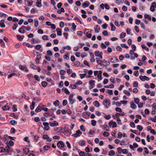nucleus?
<instances>
[{
    "label": "nucleus",
    "instance_id": "nucleus-1",
    "mask_svg": "<svg viewBox=\"0 0 156 156\" xmlns=\"http://www.w3.org/2000/svg\"><path fill=\"white\" fill-rule=\"evenodd\" d=\"M74 94H71L69 97V103L71 105L73 104L76 101L75 99H73Z\"/></svg>",
    "mask_w": 156,
    "mask_h": 156
},
{
    "label": "nucleus",
    "instance_id": "nucleus-2",
    "mask_svg": "<svg viewBox=\"0 0 156 156\" xmlns=\"http://www.w3.org/2000/svg\"><path fill=\"white\" fill-rule=\"evenodd\" d=\"M19 67L20 70L26 72H28L29 71L28 69L26 66H23L21 64H20L19 66Z\"/></svg>",
    "mask_w": 156,
    "mask_h": 156
},
{
    "label": "nucleus",
    "instance_id": "nucleus-3",
    "mask_svg": "<svg viewBox=\"0 0 156 156\" xmlns=\"http://www.w3.org/2000/svg\"><path fill=\"white\" fill-rule=\"evenodd\" d=\"M139 78L143 82L145 81V80L148 81L150 80V78L146 76L140 75L139 76Z\"/></svg>",
    "mask_w": 156,
    "mask_h": 156
},
{
    "label": "nucleus",
    "instance_id": "nucleus-4",
    "mask_svg": "<svg viewBox=\"0 0 156 156\" xmlns=\"http://www.w3.org/2000/svg\"><path fill=\"white\" fill-rule=\"evenodd\" d=\"M43 125L44 126V129L46 131H48L50 127L49 126V123L48 122H43Z\"/></svg>",
    "mask_w": 156,
    "mask_h": 156
},
{
    "label": "nucleus",
    "instance_id": "nucleus-5",
    "mask_svg": "<svg viewBox=\"0 0 156 156\" xmlns=\"http://www.w3.org/2000/svg\"><path fill=\"white\" fill-rule=\"evenodd\" d=\"M57 146L58 147H60L63 148L65 147V145L63 141H59L57 143Z\"/></svg>",
    "mask_w": 156,
    "mask_h": 156
},
{
    "label": "nucleus",
    "instance_id": "nucleus-6",
    "mask_svg": "<svg viewBox=\"0 0 156 156\" xmlns=\"http://www.w3.org/2000/svg\"><path fill=\"white\" fill-rule=\"evenodd\" d=\"M108 124L110 127H111V126L112 125V127L113 128L116 127H117V124L116 122L112 120L110 122H109Z\"/></svg>",
    "mask_w": 156,
    "mask_h": 156
},
{
    "label": "nucleus",
    "instance_id": "nucleus-7",
    "mask_svg": "<svg viewBox=\"0 0 156 156\" xmlns=\"http://www.w3.org/2000/svg\"><path fill=\"white\" fill-rule=\"evenodd\" d=\"M82 133V132H81L79 130H78L76 131L75 134H72V136L75 137H77L79 136Z\"/></svg>",
    "mask_w": 156,
    "mask_h": 156
},
{
    "label": "nucleus",
    "instance_id": "nucleus-8",
    "mask_svg": "<svg viewBox=\"0 0 156 156\" xmlns=\"http://www.w3.org/2000/svg\"><path fill=\"white\" fill-rule=\"evenodd\" d=\"M49 123L50 126L51 127H54L59 125L58 123L55 120H54L52 122H50Z\"/></svg>",
    "mask_w": 156,
    "mask_h": 156
},
{
    "label": "nucleus",
    "instance_id": "nucleus-9",
    "mask_svg": "<svg viewBox=\"0 0 156 156\" xmlns=\"http://www.w3.org/2000/svg\"><path fill=\"white\" fill-rule=\"evenodd\" d=\"M154 8H156V3L155 2H153L150 7V10L151 11L154 12L155 11Z\"/></svg>",
    "mask_w": 156,
    "mask_h": 156
},
{
    "label": "nucleus",
    "instance_id": "nucleus-10",
    "mask_svg": "<svg viewBox=\"0 0 156 156\" xmlns=\"http://www.w3.org/2000/svg\"><path fill=\"white\" fill-rule=\"evenodd\" d=\"M63 132H66L67 134L66 136H69L71 133V132H70L69 131L68 128L66 129V127L64 128Z\"/></svg>",
    "mask_w": 156,
    "mask_h": 156
},
{
    "label": "nucleus",
    "instance_id": "nucleus-11",
    "mask_svg": "<svg viewBox=\"0 0 156 156\" xmlns=\"http://www.w3.org/2000/svg\"><path fill=\"white\" fill-rule=\"evenodd\" d=\"M26 28V27L25 26H22L18 30V31L19 33L23 34H24L25 32V31L24 30H23V29H25Z\"/></svg>",
    "mask_w": 156,
    "mask_h": 156
},
{
    "label": "nucleus",
    "instance_id": "nucleus-12",
    "mask_svg": "<svg viewBox=\"0 0 156 156\" xmlns=\"http://www.w3.org/2000/svg\"><path fill=\"white\" fill-rule=\"evenodd\" d=\"M90 5V3L88 1H86L84 2L82 5V7L83 8H85L88 7Z\"/></svg>",
    "mask_w": 156,
    "mask_h": 156
},
{
    "label": "nucleus",
    "instance_id": "nucleus-13",
    "mask_svg": "<svg viewBox=\"0 0 156 156\" xmlns=\"http://www.w3.org/2000/svg\"><path fill=\"white\" fill-rule=\"evenodd\" d=\"M41 0H37L36 2V6L40 8L42 6L41 3Z\"/></svg>",
    "mask_w": 156,
    "mask_h": 156
},
{
    "label": "nucleus",
    "instance_id": "nucleus-14",
    "mask_svg": "<svg viewBox=\"0 0 156 156\" xmlns=\"http://www.w3.org/2000/svg\"><path fill=\"white\" fill-rule=\"evenodd\" d=\"M5 20L4 19L0 21V27L1 28H4L5 27V24L4 22Z\"/></svg>",
    "mask_w": 156,
    "mask_h": 156
},
{
    "label": "nucleus",
    "instance_id": "nucleus-15",
    "mask_svg": "<svg viewBox=\"0 0 156 156\" xmlns=\"http://www.w3.org/2000/svg\"><path fill=\"white\" fill-rule=\"evenodd\" d=\"M62 91H64L65 93H66V94H70V92L69 91V90L67 89L65 87H63L62 89Z\"/></svg>",
    "mask_w": 156,
    "mask_h": 156
},
{
    "label": "nucleus",
    "instance_id": "nucleus-16",
    "mask_svg": "<svg viewBox=\"0 0 156 156\" xmlns=\"http://www.w3.org/2000/svg\"><path fill=\"white\" fill-rule=\"evenodd\" d=\"M16 37L17 40L20 41H22L24 37V35L20 36V35H17Z\"/></svg>",
    "mask_w": 156,
    "mask_h": 156
},
{
    "label": "nucleus",
    "instance_id": "nucleus-17",
    "mask_svg": "<svg viewBox=\"0 0 156 156\" xmlns=\"http://www.w3.org/2000/svg\"><path fill=\"white\" fill-rule=\"evenodd\" d=\"M61 29L57 28L56 29V31L57 32V34L58 36H60L62 35V32Z\"/></svg>",
    "mask_w": 156,
    "mask_h": 156
},
{
    "label": "nucleus",
    "instance_id": "nucleus-18",
    "mask_svg": "<svg viewBox=\"0 0 156 156\" xmlns=\"http://www.w3.org/2000/svg\"><path fill=\"white\" fill-rule=\"evenodd\" d=\"M131 108L133 109H135L137 107L136 105L135 104L133 101L131 102L130 103Z\"/></svg>",
    "mask_w": 156,
    "mask_h": 156
},
{
    "label": "nucleus",
    "instance_id": "nucleus-19",
    "mask_svg": "<svg viewBox=\"0 0 156 156\" xmlns=\"http://www.w3.org/2000/svg\"><path fill=\"white\" fill-rule=\"evenodd\" d=\"M42 108L40 106H38L35 110V112H36L38 113L40 112L42 110Z\"/></svg>",
    "mask_w": 156,
    "mask_h": 156
},
{
    "label": "nucleus",
    "instance_id": "nucleus-20",
    "mask_svg": "<svg viewBox=\"0 0 156 156\" xmlns=\"http://www.w3.org/2000/svg\"><path fill=\"white\" fill-rule=\"evenodd\" d=\"M35 102L34 101H32V105L30 106V109L31 110H33L34 108Z\"/></svg>",
    "mask_w": 156,
    "mask_h": 156
},
{
    "label": "nucleus",
    "instance_id": "nucleus-21",
    "mask_svg": "<svg viewBox=\"0 0 156 156\" xmlns=\"http://www.w3.org/2000/svg\"><path fill=\"white\" fill-rule=\"evenodd\" d=\"M93 104L97 107H98L100 106V105L99 102L97 101H95L93 103Z\"/></svg>",
    "mask_w": 156,
    "mask_h": 156
},
{
    "label": "nucleus",
    "instance_id": "nucleus-22",
    "mask_svg": "<svg viewBox=\"0 0 156 156\" xmlns=\"http://www.w3.org/2000/svg\"><path fill=\"white\" fill-rule=\"evenodd\" d=\"M53 104L55 107H57L59 105V101L58 100H57L54 101Z\"/></svg>",
    "mask_w": 156,
    "mask_h": 156
},
{
    "label": "nucleus",
    "instance_id": "nucleus-23",
    "mask_svg": "<svg viewBox=\"0 0 156 156\" xmlns=\"http://www.w3.org/2000/svg\"><path fill=\"white\" fill-rule=\"evenodd\" d=\"M74 64V65H73V66H76L77 67H79L80 66V63L79 61H76L75 62L72 63V64Z\"/></svg>",
    "mask_w": 156,
    "mask_h": 156
},
{
    "label": "nucleus",
    "instance_id": "nucleus-24",
    "mask_svg": "<svg viewBox=\"0 0 156 156\" xmlns=\"http://www.w3.org/2000/svg\"><path fill=\"white\" fill-rule=\"evenodd\" d=\"M79 144L81 146H83L85 145L86 143L85 141L82 140L80 141L79 142Z\"/></svg>",
    "mask_w": 156,
    "mask_h": 156
},
{
    "label": "nucleus",
    "instance_id": "nucleus-25",
    "mask_svg": "<svg viewBox=\"0 0 156 156\" xmlns=\"http://www.w3.org/2000/svg\"><path fill=\"white\" fill-rule=\"evenodd\" d=\"M30 68H31L33 69L34 70L37 69V67L36 66L33 64H30Z\"/></svg>",
    "mask_w": 156,
    "mask_h": 156
},
{
    "label": "nucleus",
    "instance_id": "nucleus-26",
    "mask_svg": "<svg viewBox=\"0 0 156 156\" xmlns=\"http://www.w3.org/2000/svg\"><path fill=\"white\" fill-rule=\"evenodd\" d=\"M95 80H91L89 81V83L91 86H95L94 83H95Z\"/></svg>",
    "mask_w": 156,
    "mask_h": 156
},
{
    "label": "nucleus",
    "instance_id": "nucleus-27",
    "mask_svg": "<svg viewBox=\"0 0 156 156\" xmlns=\"http://www.w3.org/2000/svg\"><path fill=\"white\" fill-rule=\"evenodd\" d=\"M2 109L4 111H7L9 109V107L8 105H5L2 107Z\"/></svg>",
    "mask_w": 156,
    "mask_h": 156
},
{
    "label": "nucleus",
    "instance_id": "nucleus-28",
    "mask_svg": "<svg viewBox=\"0 0 156 156\" xmlns=\"http://www.w3.org/2000/svg\"><path fill=\"white\" fill-rule=\"evenodd\" d=\"M144 18L145 19H147L148 20L150 21L151 20V16H150L147 14H145L144 15Z\"/></svg>",
    "mask_w": 156,
    "mask_h": 156
},
{
    "label": "nucleus",
    "instance_id": "nucleus-29",
    "mask_svg": "<svg viewBox=\"0 0 156 156\" xmlns=\"http://www.w3.org/2000/svg\"><path fill=\"white\" fill-rule=\"evenodd\" d=\"M97 77L99 79L98 80V81L99 82L102 79V77L101 73H99L97 75Z\"/></svg>",
    "mask_w": 156,
    "mask_h": 156
},
{
    "label": "nucleus",
    "instance_id": "nucleus-30",
    "mask_svg": "<svg viewBox=\"0 0 156 156\" xmlns=\"http://www.w3.org/2000/svg\"><path fill=\"white\" fill-rule=\"evenodd\" d=\"M90 113L88 112H83L82 113V115L83 117H84V116H86L87 115H88V116H89L90 115Z\"/></svg>",
    "mask_w": 156,
    "mask_h": 156
},
{
    "label": "nucleus",
    "instance_id": "nucleus-31",
    "mask_svg": "<svg viewBox=\"0 0 156 156\" xmlns=\"http://www.w3.org/2000/svg\"><path fill=\"white\" fill-rule=\"evenodd\" d=\"M25 2H27L28 5L29 6H31L32 5L33 2H34V1H31V2H29L27 0H25Z\"/></svg>",
    "mask_w": 156,
    "mask_h": 156
},
{
    "label": "nucleus",
    "instance_id": "nucleus-32",
    "mask_svg": "<svg viewBox=\"0 0 156 156\" xmlns=\"http://www.w3.org/2000/svg\"><path fill=\"white\" fill-rule=\"evenodd\" d=\"M47 82L45 81H43L41 83V85L44 87H46L47 85Z\"/></svg>",
    "mask_w": 156,
    "mask_h": 156
},
{
    "label": "nucleus",
    "instance_id": "nucleus-33",
    "mask_svg": "<svg viewBox=\"0 0 156 156\" xmlns=\"http://www.w3.org/2000/svg\"><path fill=\"white\" fill-rule=\"evenodd\" d=\"M10 116H11L12 117H14V118L17 119L18 118V116L17 115H15V113H11L10 114Z\"/></svg>",
    "mask_w": 156,
    "mask_h": 156
},
{
    "label": "nucleus",
    "instance_id": "nucleus-34",
    "mask_svg": "<svg viewBox=\"0 0 156 156\" xmlns=\"http://www.w3.org/2000/svg\"><path fill=\"white\" fill-rule=\"evenodd\" d=\"M12 109L13 112H15L16 111L17 109V106L15 105H13L12 106Z\"/></svg>",
    "mask_w": 156,
    "mask_h": 156
},
{
    "label": "nucleus",
    "instance_id": "nucleus-35",
    "mask_svg": "<svg viewBox=\"0 0 156 156\" xmlns=\"http://www.w3.org/2000/svg\"><path fill=\"white\" fill-rule=\"evenodd\" d=\"M97 122L94 119H92L91 120V124L93 126H95L96 125Z\"/></svg>",
    "mask_w": 156,
    "mask_h": 156
},
{
    "label": "nucleus",
    "instance_id": "nucleus-36",
    "mask_svg": "<svg viewBox=\"0 0 156 156\" xmlns=\"http://www.w3.org/2000/svg\"><path fill=\"white\" fill-rule=\"evenodd\" d=\"M17 76V74H16L15 73H12L8 75V78H11L12 76Z\"/></svg>",
    "mask_w": 156,
    "mask_h": 156
},
{
    "label": "nucleus",
    "instance_id": "nucleus-37",
    "mask_svg": "<svg viewBox=\"0 0 156 156\" xmlns=\"http://www.w3.org/2000/svg\"><path fill=\"white\" fill-rule=\"evenodd\" d=\"M134 99L135 103L137 105L139 104L140 101L139 99L138 98H134Z\"/></svg>",
    "mask_w": 156,
    "mask_h": 156
},
{
    "label": "nucleus",
    "instance_id": "nucleus-38",
    "mask_svg": "<svg viewBox=\"0 0 156 156\" xmlns=\"http://www.w3.org/2000/svg\"><path fill=\"white\" fill-rule=\"evenodd\" d=\"M143 127L141 125H138L137 126V129H138L140 131H141L143 129Z\"/></svg>",
    "mask_w": 156,
    "mask_h": 156
},
{
    "label": "nucleus",
    "instance_id": "nucleus-39",
    "mask_svg": "<svg viewBox=\"0 0 156 156\" xmlns=\"http://www.w3.org/2000/svg\"><path fill=\"white\" fill-rule=\"evenodd\" d=\"M131 31V30L129 28H127L126 29V31L127 34H130L131 36H133V34L130 33V31Z\"/></svg>",
    "mask_w": 156,
    "mask_h": 156
},
{
    "label": "nucleus",
    "instance_id": "nucleus-40",
    "mask_svg": "<svg viewBox=\"0 0 156 156\" xmlns=\"http://www.w3.org/2000/svg\"><path fill=\"white\" fill-rule=\"evenodd\" d=\"M97 62L98 64L100 65L101 66H105V65L102 64L101 62H102V61L101 60H98L97 61Z\"/></svg>",
    "mask_w": 156,
    "mask_h": 156
},
{
    "label": "nucleus",
    "instance_id": "nucleus-41",
    "mask_svg": "<svg viewBox=\"0 0 156 156\" xmlns=\"http://www.w3.org/2000/svg\"><path fill=\"white\" fill-rule=\"evenodd\" d=\"M126 36V34L125 33H124L123 32H122L120 35V38L121 39L123 38L124 37Z\"/></svg>",
    "mask_w": 156,
    "mask_h": 156
},
{
    "label": "nucleus",
    "instance_id": "nucleus-42",
    "mask_svg": "<svg viewBox=\"0 0 156 156\" xmlns=\"http://www.w3.org/2000/svg\"><path fill=\"white\" fill-rule=\"evenodd\" d=\"M115 154V151L113 150H111L109 152L108 155L110 156H112L114 155Z\"/></svg>",
    "mask_w": 156,
    "mask_h": 156
},
{
    "label": "nucleus",
    "instance_id": "nucleus-43",
    "mask_svg": "<svg viewBox=\"0 0 156 156\" xmlns=\"http://www.w3.org/2000/svg\"><path fill=\"white\" fill-rule=\"evenodd\" d=\"M5 148L6 149V152H9V149L10 148V147L9 146V144H7L6 146L5 147Z\"/></svg>",
    "mask_w": 156,
    "mask_h": 156
},
{
    "label": "nucleus",
    "instance_id": "nucleus-44",
    "mask_svg": "<svg viewBox=\"0 0 156 156\" xmlns=\"http://www.w3.org/2000/svg\"><path fill=\"white\" fill-rule=\"evenodd\" d=\"M10 122L12 125H14L17 124V122L15 120H11L10 121Z\"/></svg>",
    "mask_w": 156,
    "mask_h": 156
},
{
    "label": "nucleus",
    "instance_id": "nucleus-45",
    "mask_svg": "<svg viewBox=\"0 0 156 156\" xmlns=\"http://www.w3.org/2000/svg\"><path fill=\"white\" fill-rule=\"evenodd\" d=\"M76 26L75 25L74 23H73L72 24V29L73 30L75 31L76 30Z\"/></svg>",
    "mask_w": 156,
    "mask_h": 156
},
{
    "label": "nucleus",
    "instance_id": "nucleus-46",
    "mask_svg": "<svg viewBox=\"0 0 156 156\" xmlns=\"http://www.w3.org/2000/svg\"><path fill=\"white\" fill-rule=\"evenodd\" d=\"M18 27V25L17 23H15L12 27V29L13 30H16Z\"/></svg>",
    "mask_w": 156,
    "mask_h": 156
},
{
    "label": "nucleus",
    "instance_id": "nucleus-47",
    "mask_svg": "<svg viewBox=\"0 0 156 156\" xmlns=\"http://www.w3.org/2000/svg\"><path fill=\"white\" fill-rule=\"evenodd\" d=\"M130 126L131 127L133 128H135V124L133 122H130Z\"/></svg>",
    "mask_w": 156,
    "mask_h": 156
},
{
    "label": "nucleus",
    "instance_id": "nucleus-48",
    "mask_svg": "<svg viewBox=\"0 0 156 156\" xmlns=\"http://www.w3.org/2000/svg\"><path fill=\"white\" fill-rule=\"evenodd\" d=\"M50 148V147L48 145H46L43 147V149L45 151H48Z\"/></svg>",
    "mask_w": 156,
    "mask_h": 156
},
{
    "label": "nucleus",
    "instance_id": "nucleus-49",
    "mask_svg": "<svg viewBox=\"0 0 156 156\" xmlns=\"http://www.w3.org/2000/svg\"><path fill=\"white\" fill-rule=\"evenodd\" d=\"M38 21L37 20L34 19V26L37 27L38 25Z\"/></svg>",
    "mask_w": 156,
    "mask_h": 156
},
{
    "label": "nucleus",
    "instance_id": "nucleus-50",
    "mask_svg": "<svg viewBox=\"0 0 156 156\" xmlns=\"http://www.w3.org/2000/svg\"><path fill=\"white\" fill-rule=\"evenodd\" d=\"M123 93L126 94L127 96H130V93L128 91H127V90H124L123 91Z\"/></svg>",
    "mask_w": 156,
    "mask_h": 156
},
{
    "label": "nucleus",
    "instance_id": "nucleus-51",
    "mask_svg": "<svg viewBox=\"0 0 156 156\" xmlns=\"http://www.w3.org/2000/svg\"><path fill=\"white\" fill-rule=\"evenodd\" d=\"M25 43L26 44L25 45L28 48H32L34 46L33 45L30 44L29 43Z\"/></svg>",
    "mask_w": 156,
    "mask_h": 156
},
{
    "label": "nucleus",
    "instance_id": "nucleus-52",
    "mask_svg": "<svg viewBox=\"0 0 156 156\" xmlns=\"http://www.w3.org/2000/svg\"><path fill=\"white\" fill-rule=\"evenodd\" d=\"M3 16H4L5 17H7L8 15H6V14L4 13H2V12H0V17H2Z\"/></svg>",
    "mask_w": 156,
    "mask_h": 156
},
{
    "label": "nucleus",
    "instance_id": "nucleus-53",
    "mask_svg": "<svg viewBox=\"0 0 156 156\" xmlns=\"http://www.w3.org/2000/svg\"><path fill=\"white\" fill-rule=\"evenodd\" d=\"M43 115L44 116L46 117H48L49 116L51 115L50 113H48L46 112L44 113L43 114Z\"/></svg>",
    "mask_w": 156,
    "mask_h": 156
},
{
    "label": "nucleus",
    "instance_id": "nucleus-54",
    "mask_svg": "<svg viewBox=\"0 0 156 156\" xmlns=\"http://www.w3.org/2000/svg\"><path fill=\"white\" fill-rule=\"evenodd\" d=\"M115 110L116 111L119 112H121L122 111V109L120 108L119 107L115 108Z\"/></svg>",
    "mask_w": 156,
    "mask_h": 156
},
{
    "label": "nucleus",
    "instance_id": "nucleus-55",
    "mask_svg": "<svg viewBox=\"0 0 156 156\" xmlns=\"http://www.w3.org/2000/svg\"><path fill=\"white\" fill-rule=\"evenodd\" d=\"M47 53L48 55L51 56L52 55V52L50 50H48L47 51Z\"/></svg>",
    "mask_w": 156,
    "mask_h": 156
},
{
    "label": "nucleus",
    "instance_id": "nucleus-56",
    "mask_svg": "<svg viewBox=\"0 0 156 156\" xmlns=\"http://www.w3.org/2000/svg\"><path fill=\"white\" fill-rule=\"evenodd\" d=\"M74 19L75 20H76L77 22H80V24H82V22L80 21V20L78 17H75L74 18Z\"/></svg>",
    "mask_w": 156,
    "mask_h": 156
},
{
    "label": "nucleus",
    "instance_id": "nucleus-57",
    "mask_svg": "<svg viewBox=\"0 0 156 156\" xmlns=\"http://www.w3.org/2000/svg\"><path fill=\"white\" fill-rule=\"evenodd\" d=\"M67 104V100L66 99L62 101V105L64 106H66Z\"/></svg>",
    "mask_w": 156,
    "mask_h": 156
},
{
    "label": "nucleus",
    "instance_id": "nucleus-58",
    "mask_svg": "<svg viewBox=\"0 0 156 156\" xmlns=\"http://www.w3.org/2000/svg\"><path fill=\"white\" fill-rule=\"evenodd\" d=\"M42 38L44 40H48V36L47 35H44L42 37Z\"/></svg>",
    "mask_w": 156,
    "mask_h": 156
},
{
    "label": "nucleus",
    "instance_id": "nucleus-59",
    "mask_svg": "<svg viewBox=\"0 0 156 156\" xmlns=\"http://www.w3.org/2000/svg\"><path fill=\"white\" fill-rule=\"evenodd\" d=\"M42 109L45 111V112H47L48 110V109L46 107V106L44 105H42Z\"/></svg>",
    "mask_w": 156,
    "mask_h": 156
},
{
    "label": "nucleus",
    "instance_id": "nucleus-60",
    "mask_svg": "<svg viewBox=\"0 0 156 156\" xmlns=\"http://www.w3.org/2000/svg\"><path fill=\"white\" fill-rule=\"evenodd\" d=\"M101 47L102 49H104L106 48L107 47L104 43H102L101 44Z\"/></svg>",
    "mask_w": 156,
    "mask_h": 156
},
{
    "label": "nucleus",
    "instance_id": "nucleus-61",
    "mask_svg": "<svg viewBox=\"0 0 156 156\" xmlns=\"http://www.w3.org/2000/svg\"><path fill=\"white\" fill-rule=\"evenodd\" d=\"M138 83L137 81H135L133 82V86L137 87H138Z\"/></svg>",
    "mask_w": 156,
    "mask_h": 156
},
{
    "label": "nucleus",
    "instance_id": "nucleus-62",
    "mask_svg": "<svg viewBox=\"0 0 156 156\" xmlns=\"http://www.w3.org/2000/svg\"><path fill=\"white\" fill-rule=\"evenodd\" d=\"M11 133L14 134L16 132V129L13 128H12L10 131Z\"/></svg>",
    "mask_w": 156,
    "mask_h": 156
},
{
    "label": "nucleus",
    "instance_id": "nucleus-63",
    "mask_svg": "<svg viewBox=\"0 0 156 156\" xmlns=\"http://www.w3.org/2000/svg\"><path fill=\"white\" fill-rule=\"evenodd\" d=\"M107 26H108V25L106 23H105L103 24L102 25V27L103 28V29H106L107 27Z\"/></svg>",
    "mask_w": 156,
    "mask_h": 156
},
{
    "label": "nucleus",
    "instance_id": "nucleus-64",
    "mask_svg": "<svg viewBox=\"0 0 156 156\" xmlns=\"http://www.w3.org/2000/svg\"><path fill=\"white\" fill-rule=\"evenodd\" d=\"M79 155L80 156H85V152L82 151H81L79 153Z\"/></svg>",
    "mask_w": 156,
    "mask_h": 156
}]
</instances>
